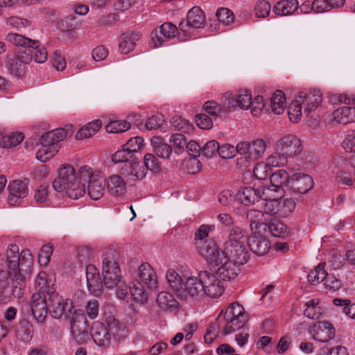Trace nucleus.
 Returning a JSON list of instances; mask_svg holds the SVG:
<instances>
[{"mask_svg": "<svg viewBox=\"0 0 355 355\" xmlns=\"http://www.w3.org/2000/svg\"><path fill=\"white\" fill-rule=\"evenodd\" d=\"M33 263V255L29 250H24L19 254L16 244L9 245L6 255H0V294L8 288L10 278L12 295L17 299L22 297L26 275Z\"/></svg>", "mask_w": 355, "mask_h": 355, "instance_id": "f257e3e1", "label": "nucleus"}, {"mask_svg": "<svg viewBox=\"0 0 355 355\" xmlns=\"http://www.w3.org/2000/svg\"><path fill=\"white\" fill-rule=\"evenodd\" d=\"M103 323L94 322L91 329V336L94 342L99 347H108L110 344V334L120 339L125 331V326L115 317V309L111 306L104 308L103 313Z\"/></svg>", "mask_w": 355, "mask_h": 355, "instance_id": "f03ea898", "label": "nucleus"}, {"mask_svg": "<svg viewBox=\"0 0 355 355\" xmlns=\"http://www.w3.org/2000/svg\"><path fill=\"white\" fill-rule=\"evenodd\" d=\"M81 179L83 178L79 175V170L76 172L72 166L65 164L58 170V176L53 181L52 186L56 191L64 192L71 199H78L85 193V184Z\"/></svg>", "mask_w": 355, "mask_h": 355, "instance_id": "7ed1b4c3", "label": "nucleus"}, {"mask_svg": "<svg viewBox=\"0 0 355 355\" xmlns=\"http://www.w3.org/2000/svg\"><path fill=\"white\" fill-rule=\"evenodd\" d=\"M216 320L224 335H228L240 329L246 323L248 318L243 307L237 302L230 304L225 311L223 310Z\"/></svg>", "mask_w": 355, "mask_h": 355, "instance_id": "20e7f679", "label": "nucleus"}, {"mask_svg": "<svg viewBox=\"0 0 355 355\" xmlns=\"http://www.w3.org/2000/svg\"><path fill=\"white\" fill-rule=\"evenodd\" d=\"M119 254L112 248L105 251L102 259V274L106 288H113L121 281V274L118 263Z\"/></svg>", "mask_w": 355, "mask_h": 355, "instance_id": "39448f33", "label": "nucleus"}, {"mask_svg": "<svg viewBox=\"0 0 355 355\" xmlns=\"http://www.w3.org/2000/svg\"><path fill=\"white\" fill-rule=\"evenodd\" d=\"M79 175L84 180H87V191L89 197L94 200L101 199L105 192V178L104 174L98 170H94L87 165L79 168Z\"/></svg>", "mask_w": 355, "mask_h": 355, "instance_id": "423d86ee", "label": "nucleus"}, {"mask_svg": "<svg viewBox=\"0 0 355 355\" xmlns=\"http://www.w3.org/2000/svg\"><path fill=\"white\" fill-rule=\"evenodd\" d=\"M33 50L25 49L17 55H8L5 66L8 73L14 76L20 78L24 75L27 66L33 60Z\"/></svg>", "mask_w": 355, "mask_h": 355, "instance_id": "0eeeda50", "label": "nucleus"}, {"mask_svg": "<svg viewBox=\"0 0 355 355\" xmlns=\"http://www.w3.org/2000/svg\"><path fill=\"white\" fill-rule=\"evenodd\" d=\"M205 24V15L203 11L199 7L192 8L187 13L186 21L180 23V31L183 35L181 40L185 41L190 38L194 29L201 28Z\"/></svg>", "mask_w": 355, "mask_h": 355, "instance_id": "6e6552de", "label": "nucleus"}, {"mask_svg": "<svg viewBox=\"0 0 355 355\" xmlns=\"http://www.w3.org/2000/svg\"><path fill=\"white\" fill-rule=\"evenodd\" d=\"M71 332L78 344L85 343L89 338L87 334V322L83 310H74L70 316Z\"/></svg>", "mask_w": 355, "mask_h": 355, "instance_id": "1a4fd4ad", "label": "nucleus"}, {"mask_svg": "<svg viewBox=\"0 0 355 355\" xmlns=\"http://www.w3.org/2000/svg\"><path fill=\"white\" fill-rule=\"evenodd\" d=\"M241 265L228 257L224 252L212 266L218 267L217 275L222 280L225 281L235 279L241 272Z\"/></svg>", "mask_w": 355, "mask_h": 355, "instance_id": "9d476101", "label": "nucleus"}, {"mask_svg": "<svg viewBox=\"0 0 355 355\" xmlns=\"http://www.w3.org/2000/svg\"><path fill=\"white\" fill-rule=\"evenodd\" d=\"M49 311L52 317L60 319L64 317L69 320L73 309V302L69 299H63L58 293H52L49 297Z\"/></svg>", "mask_w": 355, "mask_h": 355, "instance_id": "9b49d317", "label": "nucleus"}, {"mask_svg": "<svg viewBox=\"0 0 355 355\" xmlns=\"http://www.w3.org/2000/svg\"><path fill=\"white\" fill-rule=\"evenodd\" d=\"M181 40L183 38L182 32H180V28H178L175 25L171 22H165L159 27V30H154L152 32V38L150 44L153 48L161 46L166 40L174 38L177 35Z\"/></svg>", "mask_w": 355, "mask_h": 355, "instance_id": "f8f14e48", "label": "nucleus"}, {"mask_svg": "<svg viewBox=\"0 0 355 355\" xmlns=\"http://www.w3.org/2000/svg\"><path fill=\"white\" fill-rule=\"evenodd\" d=\"M178 297L185 300H198L204 297L203 284L200 273L198 277L191 276L186 279Z\"/></svg>", "mask_w": 355, "mask_h": 355, "instance_id": "ddd939ff", "label": "nucleus"}, {"mask_svg": "<svg viewBox=\"0 0 355 355\" xmlns=\"http://www.w3.org/2000/svg\"><path fill=\"white\" fill-rule=\"evenodd\" d=\"M276 150L288 157H293L299 155L302 150L301 141L296 136L286 135L281 137L276 143Z\"/></svg>", "mask_w": 355, "mask_h": 355, "instance_id": "4468645a", "label": "nucleus"}, {"mask_svg": "<svg viewBox=\"0 0 355 355\" xmlns=\"http://www.w3.org/2000/svg\"><path fill=\"white\" fill-rule=\"evenodd\" d=\"M200 277H202L204 295L211 298H217L223 293L224 285L214 274L207 271H201Z\"/></svg>", "mask_w": 355, "mask_h": 355, "instance_id": "2eb2a0df", "label": "nucleus"}, {"mask_svg": "<svg viewBox=\"0 0 355 355\" xmlns=\"http://www.w3.org/2000/svg\"><path fill=\"white\" fill-rule=\"evenodd\" d=\"M239 157L236 159V166L241 169L248 168L257 160L254 139L250 141L239 142Z\"/></svg>", "mask_w": 355, "mask_h": 355, "instance_id": "dca6fc26", "label": "nucleus"}, {"mask_svg": "<svg viewBox=\"0 0 355 355\" xmlns=\"http://www.w3.org/2000/svg\"><path fill=\"white\" fill-rule=\"evenodd\" d=\"M31 307L36 321L39 324H43L49 310L46 295L42 292H35L31 297Z\"/></svg>", "mask_w": 355, "mask_h": 355, "instance_id": "f3484780", "label": "nucleus"}, {"mask_svg": "<svg viewBox=\"0 0 355 355\" xmlns=\"http://www.w3.org/2000/svg\"><path fill=\"white\" fill-rule=\"evenodd\" d=\"M120 173L131 180H142L147 174L146 168L135 157L121 166Z\"/></svg>", "mask_w": 355, "mask_h": 355, "instance_id": "a211bd4d", "label": "nucleus"}, {"mask_svg": "<svg viewBox=\"0 0 355 355\" xmlns=\"http://www.w3.org/2000/svg\"><path fill=\"white\" fill-rule=\"evenodd\" d=\"M9 195L8 196V202L12 206L19 205L21 199L26 197L28 194V188L27 184L21 180H13L9 182L8 186Z\"/></svg>", "mask_w": 355, "mask_h": 355, "instance_id": "6ab92c4d", "label": "nucleus"}, {"mask_svg": "<svg viewBox=\"0 0 355 355\" xmlns=\"http://www.w3.org/2000/svg\"><path fill=\"white\" fill-rule=\"evenodd\" d=\"M225 106L230 112L232 109L239 107L243 110L248 109L251 103L252 95L247 90H241L235 95L225 94Z\"/></svg>", "mask_w": 355, "mask_h": 355, "instance_id": "aec40b11", "label": "nucleus"}, {"mask_svg": "<svg viewBox=\"0 0 355 355\" xmlns=\"http://www.w3.org/2000/svg\"><path fill=\"white\" fill-rule=\"evenodd\" d=\"M196 248L202 257L210 264L213 263L216 259L224 253V251L219 250L215 242L211 239L196 241Z\"/></svg>", "mask_w": 355, "mask_h": 355, "instance_id": "412c9836", "label": "nucleus"}, {"mask_svg": "<svg viewBox=\"0 0 355 355\" xmlns=\"http://www.w3.org/2000/svg\"><path fill=\"white\" fill-rule=\"evenodd\" d=\"M313 185V180L310 175L296 173L291 175L289 187L294 193L304 194L310 191Z\"/></svg>", "mask_w": 355, "mask_h": 355, "instance_id": "4be33fe9", "label": "nucleus"}, {"mask_svg": "<svg viewBox=\"0 0 355 355\" xmlns=\"http://www.w3.org/2000/svg\"><path fill=\"white\" fill-rule=\"evenodd\" d=\"M310 333L313 339L321 343H327L334 337L335 329L331 323L322 321L314 324Z\"/></svg>", "mask_w": 355, "mask_h": 355, "instance_id": "5701e85b", "label": "nucleus"}, {"mask_svg": "<svg viewBox=\"0 0 355 355\" xmlns=\"http://www.w3.org/2000/svg\"><path fill=\"white\" fill-rule=\"evenodd\" d=\"M105 180L107 191L111 196L119 198L125 193L127 183L121 173L110 175Z\"/></svg>", "mask_w": 355, "mask_h": 355, "instance_id": "b1692460", "label": "nucleus"}, {"mask_svg": "<svg viewBox=\"0 0 355 355\" xmlns=\"http://www.w3.org/2000/svg\"><path fill=\"white\" fill-rule=\"evenodd\" d=\"M139 282L144 284L148 290L155 291L158 288V278L153 268L148 263H142L139 268Z\"/></svg>", "mask_w": 355, "mask_h": 355, "instance_id": "393cba45", "label": "nucleus"}, {"mask_svg": "<svg viewBox=\"0 0 355 355\" xmlns=\"http://www.w3.org/2000/svg\"><path fill=\"white\" fill-rule=\"evenodd\" d=\"M247 244L248 243H239L225 245L224 252L228 257L236 261V263L243 265L247 263L250 258Z\"/></svg>", "mask_w": 355, "mask_h": 355, "instance_id": "a878e982", "label": "nucleus"}, {"mask_svg": "<svg viewBox=\"0 0 355 355\" xmlns=\"http://www.w3.org/2000/svg\"><path fill=\"white\" fill-rule=\"evenodd\" d=\"M86 280L89 291L95 296L102 293L103 282L99 272L94 265H88L86 267Z\"/></svg>", "mask_w": 355, "mask_h": 355, "instance_id": "bb28decb", "label": "nucleus"}, {"mask_svg": "<svg viewBox=\"0 0 355 355\" xmlns=\"http://www.w3.org/2000/svg\"><path fill=\"white\" fill-rule=\"evenodd\" d=\"M247 243L250 250L258 256H263L270 248V242L266 237L256 232L248 239Z\"/></svg>", "mask_w": 355, "mask_h": 355, "instance_id": "cd10ccee", "label": "nucleus"}, {"mask_svg": "<svg viewBox=\"0 0 355 355\" xmlns=\"http://www.w3.org/2000/svg\"><path fill=\"white\" fill-rule=\"evenodd\" d=\"M300 98H302V103L304 106V112L310 114L315 111L322 103V94L319 90L313 89L306 92H301Z\"/></svg>", "mask_w": 355, "mask_h": 355, "instance_id": "c85d7f7f", "label": "nucleus"}, {"mask_svg": "<svg viewBox=\"0 0 355 355\" xmlns=\"http://www.w3.org/2000/svg\"><path fill=\"white\" fill-rule=\"evenodd\" d=\"M185 148L188 154L192 157L187 162V166H191V168L189 169V173H196L200 171L201 166L200 161L196 158L200 154V147L196 141H190L187 143Z\"/></svg>", "mask_w": 355, "mask_h": 355, "instance_id": "c756f323", "label": "nucleus"}, {"mask_svg": "<svg viewBox=\"0 0 355 355\" xmlns=\"http://www.w3.org/2000/svg\"><path fill=\"white\" fill-rule=\"evenodd\" d=\"M54 282V279L49 277L46 272H40L35 280L37 289L35 292H42L49 296L51 295L52 293H55Z\"/></svg>", "mask_w": 355, "mask_h": 355, "instance_id": "7c9ffc66", "label": "nucleus"}, {"mask_svg": "<svg viewBox=\"0 0 355 355\" xmlns=\"http://www.w3.org/2000/svg\"><path fill=\"white\" fill-rule=\"evenodd\" d=\"M238 200L243 205L249 206L254 204L261 199L259 188L254 189L251 187H245L237 193Z\"/></svg>", "mask_w": 355, "mask_h": 355, "instance_id": "2f4dec72", "label": "nucleus"}, {"mask_svg": "<svg viewBox=\"0 0 355 355\" xmlns=\"http://www.w3.org/2000/svg\"><path fill=\"white\" fill-rule=\"evenodd\" d=\"M157 303L160 309L166 311H177L180 307L179 302L174 296L166 291H162L158 293Z\"/></svg>", "mask_w": 355, "mask_h": 355, "instance_id": "473e14b6", "label": "nucleus"}, {"mask_svg": "<svg viewBox=\"0 0 355 355\" xmlns=\"http://www.w3.org/2000/svg\"><path fill=\"white\" fill-rule=\"evenodd\" d=\"M138 32L125 33L120 37L119 49L123 54H127L135 49L136 42L140 38Z\"/></svg>", "mask_w": 355, "mask_h": 355, "instance_id": "72a5a7b5", "label": "nucleus"}, {"mask_svg": "<svg viewBox=\"0 0 355 355\" xmlns=\"http://www.w3.org/2000/svg\"><path fill=\"white\" fill-rule=\"evenodd\" d=\"M334 120L342 124H347L355 121V107H341L332 113Z\"/></svg>", "mask_w": 355, "mask_h": 355, "instance_id": "f704fd0d", "label": "nucleus"}, {"mask_svg": "<svg viewBox=\"0 0 355 355\" xmlns=\"http://www.w3.org/2000/svg\"><path fill=\"white\" fill-rule=\"evenodd\" d=\"M298 8L297 0H281L274 6L273 11L281 16L291 15Z\"/></svg>", "mask_w": 355, "mask_h": 355, "instance_id": "c9c22d12", "label": "nucleus"}, {"mask_svg": "<svg viewBox=\"0 0 355 355\" xmlns=\"http://www.w3.org/2000/svg\"><path fill=\"white\" fill-rule=\"evenodd\" d=\"M144 286L145 285L138 280L133 282L130 286V293L136 302L145 304L148 302L149 294Z\"/></svg>", "mask_w": 355, "mask_h": 355, "instance_id": "e433bc0d", "label": "nucleus"}, {"mask_svg": "<svg viewBox=\"0 0 355 355\" xmlns=\"http://www.w3.org/2000/svg\"><path fill=\"white\" fill-rule=\"evenodd\" d=\"M265 213L263 210L250 209L247 212V218L250 223V228L257 230L261 227L263 229L266 227V219L264 218Z\"/></svg>", "mask_w": 355, "mask_h": 355, "instance_id": "4c0bfd02", "label": "nucleus"}, {"mask_svg": "<svg viewBox=\"0 0 355 355\" xmlns=\"http://www.w3.org/2000/svg\"><path fill=\"white\" fill-rule=\"evenodd\" d=\"M33 335V324L26 320H21L16 330V337L18 340L28 343L31 340Z\"/></svg>", "mask_w": 355, "mask_h": 355, "instance_id": "58836bf2", "label": "nucleus"}, {"mask_svg": "<svg viewBox=\"0 0 355 355\" xmlns=\"http://www.w3.org/2000/svg\"><path fill=\"white\" fill-rule=\"evenodd\" d=\"M102 122L99 119L94 120L87 123L76 134L77 139L89 138L95 135L101 128Z\"/></svg>", "mask_w": 355, "mask_h": 355, "instance_id": "ea45409f", "label": "nucleus"}, {"mask_svg": "<svg viewBox=\"0 0 355 355\" xmlns=\"http://www.w3.org/2000/svg\"><path fill=\"white\" fill-rule=\"evenodd\" d=\"M259 191L261 199L263 200H277L281 198L284 193V189L271 183L268 186L259 188Z\"/></svg>", "mask_w": 355, "mask_h": 355, "instance_id": "a19ab883", "label": "nucleus"}, {"mask_svg": "<svg viewBox=\"0 0 355 355\" xmlns=\"http://www.w3.org/2000/svg\"><path fill=\"white\" fill-rule=\"evenodd\" d=\"M6 40L15 46L31 49V46L38 45V40H32L17 33H9L6 35Z\"/></svg>", "mask_w": 355, "mask_h": 355, "instance_id": "79ce46f5", "label": "nucleus"}, {"mask_svg": "<svg viewBox=\"0 0 355 355\" xmlns=\"http://www.w3.org/2000/svg\"><path fill=\"white\" fill-rule=\"evenodd\" d=\"M166 278L171 289L178 296L184 282L182 277L173 268H168L166 272Z\"/></svg>", "mask_w": 355, "mask_h": 355, "instance_id": "37998d69", "label": "nucleus"}, {"mask_svg": "<svg viewBox=\"0 0 355 355\" xmlns=\"http://www.w3.org/2000/svg\"><path fill=\"white\" fill-rule=\"evenodd\" d=\"M270 106L272 112L275 114H281L284 112L286 106V102L283 92L277 90L274 92L270 98Z\"/></svg>", "mask_w": 355, "mask_h": 355, "instance_id": "c03bdc74", "label": "nucleus"}, {"mask_svg": "<svg viewBox=\"0 0 355 355\" xmlns=\"http://www.w3.org/2000/svg\"><path fill=\"white\" fill-rule=\"evenodd\" d=\"M296 207L295 201L291 198H278V218L289 216Z\"/></svg>", "mask_w": 355, "mask_h": 355, "instance_id": "a18cd8bd", "label": "nucleus"}, {"mask_svg": "<svg viewBox=\"0 0 355 355\" xmlns=\"http://www.w3.org/2000/svg\"><path fill=\"white\" fill-rule=\"evenodd\" d=\"M319 300L313 299L306 303V309L304 311V315L312 320H318L324 313L323 309L319 306Z\"/></svg>", "mask_w": 355, "mask_h": 355, "instance_id": "49530a36", "label": "nucleus"}, {"mask_svg": "<svg viewBox=\"0 0 355 355\" xmlns=\"http://www.w3.org/2000/svg\"><path fill=\"white\" fill-rule=\"evenodd\" d=\"M325 263H320L308 275L307 279L311 284L316 286L327 277V272L325 270Z\"/></svg>", "mask_w": 355, "mask_h": 355, "instance_id": "de8ad7c7", "label": "nucleus"}, {"mask_svg": "<svg viewBox=\"0 0 355 355\" xmlns=\"http://www.w3.org/2000/svg\"><path fill=\"white\" fill-rule=\"evenodd\" d=\"M248 241V236L244 230L240 227H233L230 230L228 238L225 242V245H233L236 243H244Z\"/></svg>", "mask_w": 355, "mask_h": 355, "instance_id": "09e8293b", "label": "nucleus"}, {"mask_svg": "<svg viewBox=\"0 0 355 355\" xmlns=\"http://www.w3.org/2000/svg\"><path fill=\"white\" fill-rule=\"evenodd\" d=\"M291 176L285 169H279L270 175V183L283 189L290 185Z\"/></svg>", "mask_w": 355, "mask_h": 355, "instance_id": "8fccbe9b", "label": "nucleus"}, {"mask_svg": "<svg viewBox=\"0 0 355 355\" xmlns=\"http://www.w3.org/2000/svg\"><path fill=\"white\" fill-rule=\"evenodd\" d=\"M266 227L273 236L285 237L289 233L287 226L277 219L270 220Z\"/></svg>", "mask_w": 355, "mask_h": 355, "instance_id": "3c124183", "label": "nucleus"}, {"mask_svg": "<svg viewBox=\"0 0 355 355\" xmlns=\"http://www.w3.org/2000/svg\"><path fill=\"white\" fill-rule=\"evenodd\" d=\"M204 108L205 111L211 116H217L227 112H230L229 109L225 106V98L223 97V105L218 104L217 102L214 101H207L204 104Z\"/></svg>", "mask_w": 355, "mask_h": 355, "instance_id": "603ef678", "label": "nucleus"}, {"mask_svg": "<svg viewBox=\"0 0 355 355\" xmlns=\"http://www.w3.org/2000/svg\"><path fill=\"white\" fill-rule=\"evenodd\" d=\"M334 305L340 306L342 311L349 318L355 319V303H352L349 300L335 298L333 300Z\"/></svg>", "mask_w": 355, "mask_h": 355, "instance_id": "864d4df0", "label": "nucleus"}, {"mask_svg": "<svg viewBox=\"0 0 355 355\" xmlns=\"http://www.w3.org/2000/svg\"><path fill=\"white\" fill-rule=\"evenodd\" d=\"M153 142L154 153L162 159H169L172 153L171 146L166 143H162L159 138H156Z\"/></svg>", "mask_w": 355, "mask_h": 355, "instance_id": "5fc2aeb1", "label": "nucleus"}, {"mask_svg": "<svg viewBox=\"0 0 355 355\" xmlns=\"http://www.w3.org/2000/svg\"><path fill=\"white\" fill-rule=\"evenodd\" d=\"M58 152V147L57 146L46 147L45 146L40 145L36 153V157L42 162H46L53 157H54Z\"/></svg>", "mask_w": 355, "mask_h": 355, "instance_id": "6e6d98bb", "label": "nucleus"}, {"mask_svg": "<svg viewBox=\"0 0 355 355\" xmlns=\"http://www.w3.org/2000/svg\"><path fill=\"white\" fill-rule=\"evenodd\" d=\"M34 201L38 205L47 204L49 201V186L41 184L34 191Z\"/></svg>", "mask_w": 355, "mask_h": 355, "instance_id": "4d7b16f0", "label": "nucleus"}, {"mask_svg": "<svg viewBox=\"0 0 355 355\" xmlns=\"http://www.w3.org/2000/svg\"><path fill=\"white\" fill-rule=\"evenodd\" d=\"M46 139L51 142L52 144H60L67 136V131L64 128H57L44 134Z\"/></svg>", "mask_w": 355, "mask_h": 355, "instance_id": "13d9d810", "label": "nucleus"}, {"mask_svg": "<svg viewBox=\"0 0 355 355\" xmlns=\"http://www.w3.org/2000/svg\"><path fill=\"white\" fill-rule=\"evenodd\" d=\"M21 132H16L8 135L3 137L1 146L6 148H11L19 144L24 140Z\"/></svg>", "mask_w": 355, "mask_h": 355, "instance_id": "bf43d9fd", "label": "nucleus"}, {"mask_svg": "<svg viewBox=\"0 0 355 355\" xmlns=\"http://www.w3.org/2000/svg\"><path fill=\"white\" fill-rule=\"evenodd\" d=\"M130 128L129 122L125 120L112 121L106 125V130L110 133H120L128 130Z\"/></svg>", "mask_w": 355, "mask_h": 355, "instance_id": "052dcab7", "label": "nucleus"}, {"mask_svg": "<svg viewBox=\"0 0 355 355\" xmlns=\"http://www.w3.org/2000/svg\"><path fill=\"white\" fill-rule=\"evenodd\" d=\"M220 144L216 140L207 141L201 150V153L207 158H212L218 155Z\"/></svg>", "mask_w": 355, "mask_h": 355, "instance_id": "680f3d73", "label": "nucleus"}, {"mask_svg": "<svg viewBox=\"0 0 355 355\" xmlns=\"http://www.w3.org/2000/svg\"><path fill=\"white\" fill-rule=\"evenodd\" d=\"M239 143L236 146H234L230 144H225L220 146L218 155L222 159H232L236 156V153L239 155Z\"/></svg>", "mask_w": 355, "mask_h": 355, "instance_id": "e2e57ef3", "label": "nucleus"}, {"mask_svg": "<svg viewBox=\"0 0 355 355\" xmlns=\"http://www.w3.org/2000/svg\"><path fill=\"white\" fill-rule=\"evenodd\" d=\"M336 180L340 184L355 187V174L345 170L336 172Z\"/></svg>", "mask_w": 355, "mask_h": 355, "instance_id": "0e129e2a", "label": "nucleus"}, {"mask_svg": "<svg viewBox=\"0 0 355 355\" xmlns=\"http://www.w3.org/2000/svg\"><path fill=\"white\" fill-rule=\"evenodd\" d=\"M288 114L291 121L297 123L302 116V104L300 101H294L288 107Z\"/></svg>", "mask_w": 355, "mask_h": 355, "instance_id": "69168bd1", "label": "nucleus"}, {"mask_svg": "<svg viewBox=\"0 0 355 355\" xmlns=\"http://www.w3.org/2000/svg\"><path fill=\"white\" fill-rule=\"evenodd\" d=\"M266 163L269 168L279 167L287 163V158L275 149V152L267 157Z\"/></svg>", "mask_w": 355, "mask_h": 355, "instance_id": "338daca9", "label": "nucleus"}, {"mask_svg": "<svg viewBox=\"0 0 355 355\" xmlns=\"http://www.w3.org/2000/svg\"><path fill=\"white\" fill-rule=\"evenodd\" d=\"M31 49L33 50V60L37 63H44L47 60L48 53L44 46H41L38 40V45L31 46Z\"/></svg>", "mask_w": 355, "mask_h": 355, "instance_id": "774afa93", "label": "nucleus"}]
</instances>
